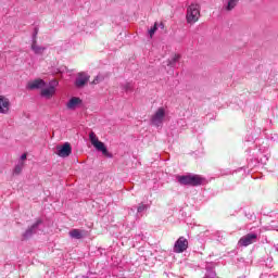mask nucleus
I'll use <instances>...</instances> for the list:
<instances>
[{
	"instance_id": "nucleus-1",
	"label": "nucleus",
	"mask_w": 278,
	"mask_h": 278,
	"mask_svg": "<svg viewBox=\"0 0 278 278\" xmlns=\"http://www.w3.org/2000/svg\"><path fill=\"white\" fill-rule=\"evenodd\" d=\"M176 179L180 186H190L191 188H197L199 186L207 185V178L199 174H187L181 176H176Z\"/></svg>"
},
{
	"instance_id": "nucleus-2",
	"label": "nucleus",
	"mask_w": 278,
	"mask_h": 278,
	"mask_svg": "<svg viewBox=\"0 0 278 278\" xmlns=\"http://www.w3.org/2000/svg\"><path fill=\"white\" fill-rule=\"evenodd\" d=\"M187 23L194 25L201 18V5L193 3L190 4L187 9Z\"/></svg>"
},
{
	"instance_id": "nucleus-3",
	"label": "nucleus",
	"mask_w": 278,
	"mask_h": 278,
	"mask_svg": "<svg viewBox=\"0 0 278 278\" xmlns=\"http://www.w3.org/2000/svg\"><path fill=\"white\" fill-rule=\"evenodd\" d=\"M89 140L91 144L97 149V151H101V153L104 154L105 157H113L112 153L108 151L105 143L99 141V138H97V135L94 134V131H91L89 134Z\"/></svg>"
},
{
	"instance_id": "nucleus-4",
	"label": "nucleus",
	"mask_w": 278,
	"mask_h": 278,
	"mask_svg": "<svg viewBox=\"0 0 278 278\" xmlns=\"http://www.w3.org/2000/svg\"><path fill=\"white\" fill-rule=\"evenodd\" d=\"M43 223L42 218H37L36 222L23 232L22 240H30V238L40 231V225Z\"/></svg>"
},
{
	"instance_id": "nucleus-5",
	"label": "nucleus",
	"mask_w": 278,
	"mask_h": 278,
	"mask_svg": "<svg viewBox=\"0 0 278 278\" xmlns=\"http://www.w3.org/2000/svg\"><path fill=\"white\" fill-rule=\"evenodd\" d=\"M165 116H166V111L164 110V108H159L151 118L152 125H154V127H160V125L164 123Z\"/></svg>"
},
{
	"instance_id": "nucleus-6",
	"label": "nucleus",
	"mask_w": 278,
	"mask_h": 278,
	"mask_svg": "<svg viewBox=\"0 0 278 278\" xmlns=\"http://www.w3.org/2000/svg\"><path fill=\"white\" fill-rule=\"evenodd\" d=\"M174 253H184L188 251V239L186 237H179L173 248Z\"/></svg>"
},
{
	"instance_id": "nucleus-7",
	"label": "nucleus",
	"mask_w": 278,
	"mask_h": 278,
	"mask_svg": "<svg viewBox=\"0 0 278 278\" xmlns=\"http://www.w3.org/2000/svg\"><path fill=\"white\" fill-rule=\"evenodd\" d=\"M257 241V233H248L240 238L238 244L240 247H249Z\"/></svg>"
},
{
	"instance_id": "nucleus-8",
	"label": "nucleus",
	"mask_w": 278,
	"mask_h": 278,
	"mask_svg": "<svg viewBox=\"0 0 278 278\" xmlns=\"http://www.w3.org/2000/svg\"><path fill=\"white\" fill-rule=\"evenodd\" d=\"M56 149L59 157H68V155L73 153V148L68 142H65L62 147H58Z\"/></svg>"
},
{
	"instance_id": "nucleus-9",
	"label": "nucleus",
	"mask_w": 278,
	"mask_h": 278,
	"mask_svg": "<svg viewBox=\"0 0 278 278\" xmlns=\"http://www.w3.org/2000/svg\"><path fill=\"white\" fill-rule=\"evenodd\" d=\"M30 49L35 53V55H42V53H45V51H47V47L40 46V43H38V40L36 39V37H33V42H31Z\"/></svg>"
},
{
	"instance_id": "nucleus-10",
	"label": "nucleus",
	"mask_w": 278,
	"mask_h": 278,
	"mask_svg": "<svg viewBox=\"0 0 278 278\" xmlns=\"http://www.w3.org/2000/svg\"><path fill=\"white\" fill-rule=\"evenodd\" d=\"M8 112H10V99L0 96V114H8Z\"/></svg>"
},
{
	"instance_id": "nucleus-11",
	"label": "nucleus",
	"mask_w": 278,
	"mask_h": 278,
	"mask_svg": "<svg viewBox=\"0 0 278 278\" xmlns=\"http://www.w3.org/2000/svg\"><path fill=\"white\" fill-rule=\"evenodd\" d=\"M89 79H90V77L88 75H86L85 73H80L75 80V86L77 88H84V86H86V84H88Z\"/></svg>"
},
{
	"instance_id": "nucleus-12",
	"label": "nucleus",
	"mask_w": 278,
	"mask_h": 278,
	"mask_svg": "<svg viewBox=\"0 0 278 278\" xmlns=\"http://www.w3.org/2000/svg\"><path fill=\"white\" fill-rule=\"evenodd\" d=\"M238 3H240V0H227L223 5L224 12H232L238 7Z\"/></svg>"
},
{
	"instance_id": "nucleus-13",
	"label": "nucleus",
	"mask_w": 278,
	"mask_h": 278,
	"mask_svg": "<svg viewBox=\"0 0 278 278\" xmlns=\"http://www.w3.org/2000/svg\"><path fill=\"white\" fill-rule=\"evenodd\" d=\"M45 85H46L45 80L36 79V80L31 81V83H28L26 88H27V90H39Z\"/></svg>"
},
{
	"instance_id": "nucleus-14",
	"label": "nucleus",
	"mask_w": 278,
	"mask_h": 278,
	"mask_svg": "<svg viewBox=\"0 0 278 278\" xmlns=\"http://www.w3.org/2000/svg\"><path fill=\"white\" fill-rule=\"evenodd\" d=\"M68 233L74 240H81L83 238H86V230L72 229Z\"/></svg>"
},
{
	"instance_id": "nucleus-15",
	"label": "nucleus",
	"mask_w": 278,
	"mask_h": 278,
	"mask_svg": "<svg viewBox=\"0 0 278 278\" xmlns=\"http://www.w3.org/2000/svg\"><path fill=\"white\" fill-rule=\"evenodd\" d=\"M55 94V87L50 86L48 88L41 89V97H45V99H51Z\"/></svg>"
},
{
	"instance_id": "nucleus-16",
	"label": "nucleus",
	"mask_w": 278,
	"mask_h": 278,
	"mask_svg": "<svg viewBox=\"0 0 278 278\" xmlns=\"http://www.w3.org/2000/svg\"><path fill=\"white\" fill-rule=\"evenodd\" d=\"M66 105H67V110H75L77 105H81V100L77 97H73L70 99Z\"/></svg>"
},
{
	"instance_id": "nucleus-17",
	"label": "nucleus",
	"mask_w": 278,
	"mask_h": 278,
	"mask_svg": "<svg viewBox=\"0 0 278 278\" xmlns=\"http://www.w3.org/2000/svg\"><path fill=\"white\" fill-rule=\"evenodd\" d=\"M181 60V54H174L170 59L167 60V66L170 68H175L177 66V62Z\"/></svg>"
},
{
	"instance_id": "nucleus-18",
	"label": "nucleus",
	"mask_w": 278,
	"mask_h": 278,
	"mask_svg": "<svg viewBox=\"0 0 278 278\" xmlns=\"http://www.w3.org/2000/svg\"><path fill=\"white\" fill-rule=\"evenodd\" d=\"M159 29H161V31H164V23L160 22V23H155L154 27H151L148 31L150 36H153V34H155Z\"/></svg>"
},
{
	"instance_id": "nucleus-19",
	"label": "nucleus",
	"mask_w": 278,
	"mask_h": 278,
	"mask_svg": "<svg viewBox=\"0 0 278 278\" xmlns=\"http://www.w3.org/2000/svg\"><path fill=\"white\" fill-rule=\"evenodd\" d=\"M23 168H25V163L23 161H18L13 169V175H21L23 173Z\"/></svg>"
},
{
	"instance_id": "nucleus-20",
	"label": "nucleus",
	"mask_w": 278,
	"mask_h": 278,
	"mask_svg": "<svg viewBox=\"0 0 278 278\" xmlns=\"http://www.w3.org/2000/svg\"><path fill=\"white\" fill-rule=\"evenodd\" d=\"M122 90L125 92H132L134 91V85L131 83H125L121 86Z\"/></svg>"
},
{
	"instance_id": "nucleus-21",
	"label": "nucleus",
	"mask_w": 278,
	"mask_h": 278,
	"mask_svg": "<svg viewBox=\"0 0 278 278\" xmlns=\"http://www.w3.org/2000/svg\"><path fill=\"white\" fill-rule=\"evenodd\" d=\"M149 210V205L140 203L139 206L137 207L138 214H142V212H147Z\"/></svg>"
},
{
	"instance_id": "nucleus-22",
	"label": "nucleus",
	"mask_w": 278,
	"mask_h": 278,
	"mask_svg": "<svg viewBox=\"0 0 278 278\" xmlns=\"http://www.w3.org/2000/svg\"><path fill=\"white\" fill-rule=\"evenodd\" d=\"M100 81H103V77L97 76V77L93 79L92 84H99Z\"/></svg>"
},
{
	"instance_id": "nucleus-23",
	"label": "nucleus",
	"mask_w": 278,
	"mask_h": 278,
	"mask_svg": "<svg viewBox=\"0 0 278 278\" xmlns=\"http://www.w3.org/2000/svg\"><path fill=\"white\" fill-rule=\"evenodd\" d=\"M24 160H27V154H25V153L21 155L20 162H23Z\"/></svg>"
}]
</instances>
